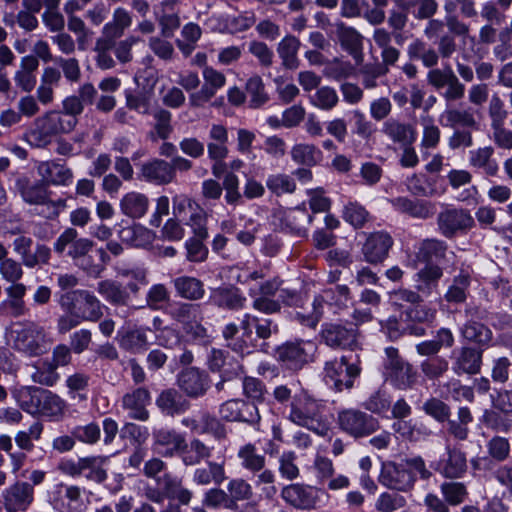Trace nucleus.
Here are the masks:
<instances>
[{
  "mask_svg": "<svg viewBox=\"0 0 512 512\" xmlns=\"http://www.w3.org/2000/svg\"><path fill=\"white\" fill-rule=\"evenodd\" d=\"M322 408L323 406L318 400L306 391H302L293 397L289 420L323 436L328 431V423L322 415Z\"/></svg>",
  "mask_w": 512,
  "mask_h": 512,
  "instance_id": "f257e3e1",
  "label": "nucleus"
},
{
  "mask_svg": "<svg viewBox=\"0 0 512 512\" xmlns=\"http://www.w3.org/2000/svg\"><path fill=\"white\" fill-rule=\"evenodd\" d=\"M317 351V345L311 340L288 341L277 347L276 359L281 365L291 371H299L312 362Z\"/></svg>",
  "mask_w": 512,
  "mask_h": 512,
  "instance_id": "f03ea898",
  "label": "nucleus"
},
{
  "mask_svg": "<svg viewBox=\"0 0 512 512\" xmlns=\"http://www.w3.org/2000/svg\"><path fill=\"white\" fill-rule=\"evenodd\" d=\"M50 344L45 329L35 322H26L13 331V348L25 355H41Z\"/></svg>",
  "mask_w": 512,
  "mask_h": 512,
  "instance_id": "7ed1b4c3",
  "label": "nucleus"
},
{
  "mask_svg": "<svg viewBox=\"0 0 512 512\" xmlns=\"http://www.w3.org/2000/svg\"><path fill=\"white\" fill-rule=\"evenodd\" d=\"M66 306H68V313L71 316V326H75L83 320L96 321L102 315L100 301L87 291L67 293Z\"/></svg>",
  "mask_w": 512,
  "mask_h": 512,
  "instance_id": "20e7f679",
  "label": "nucleus"
},
{
  "mask_svg": "<svg viewBox=\"0 0 512 512\" xmlns=\"http://www.w3.org/2000/svg\"><path fill=\"white\" fill-rule=\"evenodd\" d=\"M361 369L356 364H348L345 357L327 361L324 367L325 382L336 391L351 389L354 379L360 375Z\"/></svg>",
  "mask_w": 512,
  "mask_h": 512,
  "instance_id": "39448f33",
  "label": "nucleus"
},
{
  "mask_svg": "<svg viewBox=\"0 0 512 512\" xmlns=\"http://www.w3.org/2000/svg\"><path fill=\"white\" fill-rule=\"evenodd\" d=\"M387 360L385 362V375L396 387L406 389L412 385L415 373L412 366L399 357L394 347L385 349Z\"/></svg>",
  "mask_w": 512,
  "mask_h": 512,
  "instance_id": "423d86ee",
  "label": "nucleus"
},
{
  "mask_svg": "<svg viewBox=\"0 0 512 512\" xmlns=\"http://www.w3.org/2000/svg\"><path fill=\"white\" fill-rule=\"evenodd\" d=\"M280 496L287 505L298 510L314 509L319 501L318 489L303 483L284 486Z\"/></svg>",
  "mask_w": 512,
  "mask_h": 512,
  "instance_id": "0eeeda50",
  "label": "nucleus"
},
{
  "mask_svg": "<svg viewBox=\"0 0 512 512\" xmlns=\"http://www.w3.org/2000/svg\"><path fill=\"white\" fill-rule=\"evenodd\" d=\"M437 224L441 234L451 238L458 233L466 232L474 227V218L465 209H446L437 218Z\"/></svg>",
  "mask_w": 512,
  "mask_h": 512,
  "instance_id": "6e6552de",
  "label": "nucleus"
},
{
  "mask_svg": "<svg viewBox=\"0 0 512 512\" xmlns=\"http://www.w3.org/2000/svg\"><path fill=\"white\" fill-rule=\"evenodd\" d=\"M63 129L62 113L53 110L35 120V128L31 132V136L36 141L37 146H46L59 136Z\"/></svg>",
  "mask_w": 512,
  "mask_h": 512,
  "instance_id": "1a4fd4ad",
  "label": "nucleus"
},
{
  "mask_svg": "<svg viewBox=\"0 0 512 512\" xmlns=\"http://www.w3.org/2000/svg\"><path fill=\"white\" fill-rule=\"evenodd\" d=\"M34 501V486L18 481L2 493V503L6 512H25Z\"/></svg>",
  "mask_w": 512,
  "mask_h": 512,
  "instance_id": "9d476101",
  "label": "nucleus"
},
{
  "mask_svg": "<svg viewBox=\"0 0 512 512\" xmlns=\"http://www.w3.org/2000/svg\"><path fill=\"white\" fill-rule=\"evenodd\" d=\"M340 427L354 437H362L378 429V421L358 410H345L339 414Z\"/></svg>",
  "mask_w": 512,
  "mask_h": 512,
  "instance_id": "9b49d317",
  "label": "nucleus"
},
{
  "mask_svg": "<svg viewBox=\"0 0 512 512\" xmlns=\"http://www.w3.org/2000/svg\"><path fill=\"white\" fill-rule=\"evenodd\" d=\"M219 414L226 421L249 424L259 423L261 418L257 406L243 399L225 401L219 408Z\"/></svg>",
  "mask_w": 512,
  "mask_h": 512,
  "instance_id": "f8f14e48",
  "label": "nucleus"
},
{
  "mask_svg": "<svg viewBox=\"0 0 512 512\" xmlns=\"http://www.w3.org/2000/svg\"><path fill=\"white\" fill-rule=\"evenodd\" d=\"M448 245L439 239H425L416 247L415 257L409 258L407 266L416 268L419 262L426 265H434L433 262H440L446 258Z\"/></svg>",
  "mask_w": 512,
  "mask_h": 512,
  "instance_id": "ddd939ff",
  "label": "nucleus"
},
{
  "mask_svg": "<svg viewBox=\"0 0 512 512\" xmlns=\"http://www.w3.org/2000/svg\"><path fill=\"white\" fill-rule=\"evenodd\" d=\"M392 246L393 239L389 233L385 231L371 233L362 247L364 259L371 264L381 263L387 258Z\"/></svg>",
  "mask_w": 512,
  "mask_h": 512,
  "instance_id": "4468645a",
  "label": "nucleus"
},
{
  "mask_svg": "<svg viewBox=\"0 0 512 512\" xmlns=\"http://www.w3.org/2000/svg\"><path fill=\"white\" fill-rule=\"evenodd\" d=\"M33 240L30 237L19 236L13 242L14 251L21 257L22 264L28 268L48 263L50 249L45 245H37L34 253L31 252Z\"/></svg>",
  "mask_w": 512,
  "mask_h": 512,
  "instance_id": "2eb2a0df",
  "label": "nucleus"
},
{
  "mask_svg": "<svg viewBox=\"0 0 512 512\" xmlns=\"http://www.w3.org/2000/svg\"><path fill=\"white\" fill-rule=\"evenodd\" d=\"M380 481L386 487L399 491H407L414 485V477L406 464L388 463L383 468Z\"/></svg>",
  "mask_w": 512,
  "mask_h": 512,
  "instance_id": "dca6fc26",
  "label": "nucleus"
},
{
  "mask_svg": "<svg viewBox=\"0 0 512 512\" xmlns=\"http://www.w3.org/2000/svg\"><path fill=\"white\" fill-rule=\"evenodd\" d=\"M211 29L219 33L237 34L244 32L252 27L255 23L253 13H245L241 15H227L219 17H211L209 19Z\"/></svg>",
  "mask_w": 512,
  "mask_h": 512,
  "instance_id": "f3484780",
  "label": "nucleus"
},
{
  "mask_svg": "<svg viewBox=\"0 0 512 512\" xmlns=\"http://www.w3.org/2000/svg\"><path fill=\"white\" fill-rule=\"evenodd\" d=\"M178 385L188 396L199 397L207 391L209 382L205 373L196 368H189L179 374Z\"/></svg>",
  "mask_w": 512,
  "mask_h": 512,
  "instance_id": "a211bd4d",
  "label": "nucleus"
},
{
  "mask_svg": "<svg viewBox=\"0 0 512 512\" xmlns=\"http://www.w3.org/2000/svg\"><path fill=\"white\" fill-rule=\"evenodd\" d=\"M141 174L146 181L157 185L171 183L176 177L171 164L162 159L144 163L141 167Z\"/></svg>",
  "mask_w": 512,
  "mask_h": 512,
  "instance_id": "6ab92c4d",
  "label": "nucleus"
},
{
  "mask_svg": "<svg viewBox=\"0 0 512 512\" xmlns=\"http://www.w3.org/2000/svg\"><path fill=\"white\" fill-rule=\"evenodd\" d=\"M447 457L440 460L437 470L446 478H460L467 470L465 454L456 448L446 446Z\"/></svg>",
  "mask_w": 512,
  "mask_h": 512,
  "instance_id": "aec40b11",
  "label": "nucleus"
},
{
  "mask_svg": "<svg viewBox=\"0 0 512 512\" xmlns=\"http://www.w3.org/2000/svg\"><path fill=\"white\" fill-rule=\"evenodd\" d=\"M147 331L148 329L138 327H122L117 332L118 343L129 352H142L148 345Z\"/></svg>",
  "mask_w": 512,
  "mask_h": 512,
  "instance_id": "412c9836",
  "label": "nucleus"
},
{
  "mask_svg": "<svg viewBox=\"0 0 512 512\" xmlns=\"http://www.w3.org/2000/svg\"><path fill=\"white\" fill-rule=\"evenodd\" d=\"M150 402V394L145 388H138L124 395L122 404L131 418L145 421L149 417L146 406Z\"/></svg>",
  "mask_w": 512,
  "mask_h": 512,
  "instance_id": "4be33fe9",
  "label": "nucleus"
},
{
  "mask_svg": "<svg viewBox=\"0 0 512 512\" xmlns=\"http://www.w3.org/2000/svg\"><path fill=\"white\" fill-rule=\"evenodd\" d=\"M443 276V270L439 265H425L415 273L414 287L424 296L431 295L438 288L439 280Z\"/></svg>",
  "mask_w": 512,
  "mask_h": 512,
  "instance_id": "5701e85b",
  "label": "nucleus"
},
{
  "mask_svg": "<svg viewBox=\"0 0 512 512\" xmlns=\"http://www.w3.org/2000/svg\"><path fill=\"white\" fill-rule=\"evenodd\" d=\"M122 214L132 219H140L148 212L150 201L146 194L131 191L123 195L120 200Z\"/></svg>",
  "mask_w": 512,
  "mask_h": 512,
  "instance_id": "b1692460",
  "label": "nucleus"
},
{
  "mask_svg": "<svg viewBox=\"0 0 512 512\" xmlns=\"http://www.w3.org/2000/svg\"><path fill=\"white\" fill-rule=\"evenodd\" d=\"M154 445L158 453L172 456L186 447L185 439L174 430L159 429L154 432Z\"/></svg>",
  "mask_w": 512,
  "mask_h": 512,
  "instance_id": "393cba45",
  "label": "nucleus"
},
{
  "mask_svg": "<svg viewBox=\"0 0 512 512\" xmlns=\"http://www.w3.org/2000/svg\"><path fill=\"white\" fill-rule=\"evenodd\" d=\"M325 343L331 347L351 348L357 339L355 329H347L341 325H328L322 332Z\"/></svg>",
  "mask_w": 512,
  "mask_h": 512,
  "instance_id": "a878e982",
  "label": "nucleus"
},
{
  "mask_svg": "<svg viewBox=\"0 0 512 512\" xmlns=\"http://www.w3.org/2000/svg\"><path fill=\"white\" fill-rule=\"evenodd\" d=\"M16 189L22 199L29 204L41 205L49 197L41 181H31L27 177H20L16 180Z\"/></svg>",
  "mask_w": 512,
  "mask_h": 512,
  "instance_id": "bb28decb",
  "label": "nucleus"
},
{
  "mask_svg": "<svg viewBox=\"0 0 512 512\" xmlns=\"http://www.w3.org/2000/svg\"><path fill=\"white\" fill-rule=\"evenodd\" d=\"M455 362L453 370L456 374H476L481 367V353L473 348L463 347L454 352Z\"/></svg>",
  "mask_w": 512,
  "mask_h": 512,
  "instance_id": "cd10ccee",
  "label": "nucleus"
},
{
  "mask_svg": "<svg viewBox=\"0 0 512 512\" xmlns=\"http://www.w3.org/2000/svg\"><path fill=\"white\" fill-rule=\"evenodd\" d=\"M494 149L491 146L479 147L469 151V165L482 169L488 176H496L499 170L498 163L493 159Z\"/></svg>",
  "mask_w": 512,
  "mask_h": 512,
  "instance_id": "c85d7f7f",
  "label": "nucleus"
},
{
  "mask_svg": "<svg viewBox=\"0 0 512 512\" xmlns=\"http://www.w3.org/2000/svg\"><path fill=\"white\" fill-rule=\"evenodd\" d=\"M209 302L215 306L227 309H242L246 298L234 288H216L212 290Z\"/></svg>",
  "mask_w": 512,
  "mask_h": 512,
  "instance_id": "c756f323",
  "label": "nucleus"
},
{
  "mask_svg": "<svg viewBox=\"0 0 512 512\" xmlns=\"http://www.w3.org/2000/svg\"><path fill=\"white\" fill-rule=\"evenodd\" d=\"M381 131L395 143L410 144L416 139V132L411 125L393 118L383 123Z\"/></svg>",
  "mask_w": 512,
  "mask_h": 512,
  "instance_id": "7c9ffc66",
  "label": "nucleus"
},
{
  "mask_svg": "<svg viewBox=\"0 0 512 512\" xmlns=\"http://www.w3.org/2000/svg\"><path fill=\"white\" fill-rule=\"evenodd\" d=\"M173 285L177 295L186 300H200L205 295V288L203 282L195 277H177L173 280Z\"/></svg>",
  "mask_w": 512,
  "mask_h": 512,
  "instance_id": "2f4dec72",
  "label": "nucleus"
},
{
  "mask_svg": "<svg viewBox=\"0 0 512 512\" xmlns=\"http://www.w3.org/2000/svg\"><path fill=\"white\" fill-rule=\"evenodd\" d=\"M252 326L255 327L256 335L260 339H268L273 333L278 332V326L271 319L259 318L246 313L241 321V328L248 337L252 334Z\"/></svg>",
  "mask_w": 512,
  "mask_h": 512,
  "instance_id": "473e14b6",
  "label": "nucleus"
},
{
  "mask_svg": "<svg viewBox=\"0 0 512 512\" xmlns=\"http://www.w3.org/2000/svg\"><path fill=\"white\" fill-rule=\"evenodd\" d=\"M97 292L109 303L113 305H127L130 301V293L122 284L106 279L97 285Z\"/></svg>",
  "mask_w": 512,
  "mask_h": 512,
  "instance_id": "72a5a7b5",
  "label": "nucleus"
},
{
  "mask_svg": "<svg viewBox=\"0 0 512 512\" xmlns=\"http://www.w3.org/2000/svg\"><path fill=\"white\" fill-rule=\"evenodd\" d=\"M226 479L224 465L217 462H208L207 467L197 468L193 474V481L197 485H220Z\"/></svg>",
  "mask_w": 512,
  "mask_h": 512,
  "instance_id": "f704fd0d",
  "label": "nucleus"
},
{
  "mask_svg": "<svg viewBox=\"0 0 512 512\" xmlns=\"http://www.w3.org/2000/svg\"><path fill=\"white\" fill-rule=\"evenodd\" d=\"M290 155L295 163L305 166H314L322 159L321 150L314 144L309 143H297L293 145Z\"/></svg>",
  "mask_w": 512,
  "mask_h": 512,
  "instance_id": "c9c22d12",
  "label": "nucleus"
},
{
  "mask_svg": "<svg viewBox=\"0 0 512 512\" xmlns=\"http://www.w3.org/2000/svg\"><path fill=\"white\" fill-rule=\"evenodd\" d=\"M64 362V346L58 345L53 353V360L51 362H44V371H39L35 374V380L41 384L53 385L59 378L55 370Z\"/></svg>",
  "mask_w": 512,
  "mask_h": 512,
  "instance_id": "e433bc0d",
  "label": "nucleus"
},
{
  "mask_svg": "<svg viewBox=\"0 0 512 512\" xmlns=\"http://www.w3.org/2000/svg\"><path fill=\"white\" fill-rule=\"evenodd\" d=\"M300 47L299 40L291 35L285 36L278 44L277 52L282 59V64L288 69H296L298 67V50Z\"/></svg>",
  "mask_w": 512,
  "mask_h": 512,
  "instance_id": "4c0bfd02",
  "label": "nucleus"
},
{
  "mask_svg": "<svg viewBox=\"0 0 512 512\" xmlns=\"http://www.w3.org/2000/svg\"><path fill=\"white\" fill-rule=\"evenodd\" d=\"M157 406L167 415L180 414L186 410L185 401L174 389H167L161 392L156 400Z\"/></svg>",
  "mask_w": 512,
  "mask_h": 512,
  "instance_id": "58836bf2",
  "label": "nucleus"
},
{
  "mask_svg": "<svg viewBox=\"0 0 512 512\" xmlns=\"http://www.w3.org/2000/svg\"><path fill=\"white\" fill-rule=\"evenodd\" d=\"M163 481L166 498L177 500L182 505L190 503L193 492L182 485L181 479L167 474Z\"/></svg>",
  "mask_w": 512,
  "mask_h": 512,
  "instance_id": "ea45409f",
  "label": "nucleus"
},
{
  "mask_svg": "<svg viewBox=\"0 0 512 512\" xmlns=\"http://www.w3.org/2000/svg\"><path fill=\"white\" fill-rule=\"evenodd\" d=\"M237 455L241 460L242 467L253 473L259 472L265 467V456L259 454L253 444L242 446Z\"/></svg>",
  "mask_w": 512,
  "mask_h": 512,
  "instance_id": "a19ab883",
  "label": "nucleus"
},
{
  "mask_svg": "<svg viewBox=\"0 0 512 512\" xmlns=\"http://www.w3.org/2000/svg\"><path fill=\"white\" fill-rule=\"evenodd\" d=\"M43 433V424L34 421L27 430H19L14 437L17 447L23 451L31 452L35 448V441L40 440Z\"/></svg>",
  "mask_w": 512,
  "mask_h": 512,
  "instance_id": "79ce46f5",
  "label": "nucleus"
},
{
  "mask_svg": "<svg viewBox=\"0 0 512 512\" xmlns=\"http://www.w3.org/2000/svg\"><path fill=\"white\" fill-rule=\"evenodd\" d=\"M42 388L25 387L20 389L16 395V401L26 412L37 414L39 412Z\"/></svg>",
  "mask_w": 512,
  "mask_h": 512,
  "instance_id": "37998d69",
  "label": "nucleus"
},
{
  "mask_svg": "<svg viewBox=\"0 0 512 512\" xmlns=\"http://www.w3.org/2000/svg\"><path fill=\"white\" fill-rule=\"evenodd\" d=\"M131 24L132 17L130 13L126 9L119 7L114 10L112 21L103 27V33L105 35L121 37L125 29L130 27Z\"/></svg>",
  "mask_w": 512,
  "mask_h": 512,
  "instance_id": "c03bdc74",
  "label": "nucleus"
},
{
  "mask_svg": "<svg viewBox=\"0 0 512 512\" xmlns=\"http://www.w3.org/2000/svg\"><path fill=\"white\" fill-rule=\"evenodd\" d=\"M339 97L337 91L329 86H322L316 90V92L310 96V103L324 111H330L337 106Z\"/></svg>",
  "mask_w": 512,
  "mask_h": 512,
  "instance_id": "a18cd8bd",
  "label": "nucleus"
},
{
  "mask_svg": "<svg viewBox=\"0 0 512 512\" xmlns=\"http://www.w3.org/2000/svg\"><path fill=\"white\" fill-rule=\"evenodd\" d=\"M227 494L233 501V509H236L238 502L248 501L253 497V488L246 480L234 478L227 484Z\"/></svg>",
  "mask_w": 512,
  "mask_h": 512,
  "instance_id": "49530a36",
  "label": "nucleus"
},
{
  "mask_svg": "<svg viewBox=\"0 0 512 512\" xmlns=\"http://www.w3.org/2000/svg\"><path fill=\"white\" fill-rule=\"evenodd\" d=\"M440 490L445 501L451 506L460 505L468 497L467 488L461 482H444Z\"/></svg>",
  "mask_w": 512,
  "mask_h": 512,
  "instance_id": "de8ad7c7",
  "label": "nucleus"
},
{
  "mask_svg": "<svg viewBox=\"0 0 512 512\" xmlns=\"http://www.w3.org/2000/svg\"><path fill=\"white\" fill-rule=\"evenodd\" d=\"M441 120L445 121V126L452 128L457 125L471 128L476 126L473 114L467 110L446 109L441 115Z\"/></svg>",
  "mask_w": 512,
  "mask_h": 512,
  "instance_id": "09e8293b",
  "label": "nucleus"
},
{
  "mask_svg": "<svg viewBox=\"0 0 512 512\" xmlns=\"http://www.w3.org/2000/svg\"><path fill=\"white\" fill-rule=\"evenodd\" d=\"M243 394L256 406L265 400L267 390L265 384L255 377L246 376L242 381Z\"/></svg>",
  "mask_w": 512,
  "mask_h": 512,
  "instance_id": "8fccbe9b",
  "label": "nucleus"
},
{
  "mask_svg": "<svg viewBox=\"0 0 512 512\" xmlns=\"http://www.w3.org/2000/svg\"><path fill=\"white\" fill-rule=\"evenodd\" d=\"M296 460L297 456L293 451H285L280 455L278 459V471L283 479L293 481L300 476V469Z\"/></svg>",
  "mask_w": 512,
  "mask_h": 512,
  "instance_id": "3c124183",
  "label": "nucleus"
},
{
  "mask_svg": "<svg viewBox=\"0 0 512 512\" xmlns=\"http://www.w3.org/2000/svg\"><path fill=\"white\" fill-rule=\"evenodd\" d=\"M182 424L196 434L208 433L218 425L217 420L206 413H200L192 417L182 419Z\"/></svg>",
  "mask_w": 512,
  "mask_h": 512,
  "instance_id": "603ef678",
  "label": "nucleus"
},
{
  "mask_svg": "<svg viewBox=\"0 0 512 512\" xmlns=\"http://www.w3.org/2000/svg\"><path fill=\"white\" fill-rule=\"evenodd\" d=\"M202 504L211 509L225 508L233 510V501L227 492L220 488L208 489L203 495Z\"/></svg>",
  "mask_w": 512,
  "mask_h": 512,
  "instance_id": "864d4df0",
  "label": "nucleus"
},
{
  "mask_svg": "<svg viewBox=\"0 0 512 512\" xmlns=\"http://www.w3.org/2000/svg\"><path fill=\"white\" fill-rule=\"evenodd\" d=\"M341 44L354 56L355 59L361 58L362 37L353 28L342 27L339 31Z\"/></svg>",
  "mask_w": 512,
  "mask_h": 512,
  "instance_id": "5fc2aeb1",
  "label": "nucleus"
},
{
  "mask_svg": "<svg viewBox=\"0 0 512 512\" xmlns=\"http://www.w3.org/2000/svg\"><path fill=\"white\" fill-rule=\"evenodd\" d=\"M118 275L121 277L129 278L125 284L126 291L132 294H137L141 286L148 284L147 272L143 268L122 269L119 270Z\"/></svg>",
  "mask_w": 512,
  "mask_h": 512,
  "instance_id": "6e6d98bb",
  "label": "nucleus"
},
{
  "mask_svg": "<svg viewBox=\"0 0 512 512\" xmlns=\"http://www.w3.org/2000/svg\"><path fill=\"white\" fill-rule=\"evenodd\" d=\"M462 334L467 340L479 344H487L492 338L491 330L476 321L467 322L463 327Z\"/></svg>",
  "mask_w": 512,
  "mask_h": 512,
  "instance_id": "4d7b16f0",
  "label": "nucleus"
},
{
  "mask_svg": "<svg viewBox=\"0 0 512 512\" xmlns=\"http://www.w3.org/2000/svg\"><path fill=\"white\" fill-rule=\"evenodd\" d=\"M92 242L89 239H79L74 241L69 247V255L74 259L76 265L84 270L89 269L88 252L92 249Z\"/></svg>",
  "mask_w": 512,
  "mask_h": 512,
  "instance_id": "13d9d810",
  "label": "nucleus"
},
{
  "mask_svg": "<svg viewBox=\"0 0 512 512\" xmlns=\"http://www.w3.org/2000/svg\"><path fill=\"white\" fill-rule=\"evenodd\" d=\"M211 452L212 448L206 446L200 440L194 439L190 442L189 448L183 455V462L186 465H196L202 460L209 458Z\"/></svg>",
  "mask_w": 512,
  "mask_h": 512,
  "instance_id": "bf43d9fd",
  "label": "nucleus"
},
{
  "mask_svg": "<svg viewBox=\"0 0 512 512\" xmlns=\"http://www.w3.org/2000/svg\"><path fill=\"white\" fill-rule=\"evenodd\" d=\"M62 399L49 390H42L39 414L44 416H57L63 411Z\"/></svg>",
  "mask_w": 512,
  "mask_h": 512,
  "instance_id": "052dcab7",
  "label": "nucleus"
},
{
  "mask_svg": "<svg viewBox=\"0 0 512 512\" xmlns=\"http://www.w3.org/2000/svg\"><path fill=\"white\" fill-rule=\"evenodd\" d=\"M405 505L406 499L402 495L384 492L378 496L375 502V509L378 512H395Z\"/></svg>",
  "mask_w": 512,
  "mask_h": 512,
  "instance_id": "680f3d73",
  "label": "nucleus"
},
{
  "mask_svg": "<svg viewBox=\"0 0 512 512\" xmlns=\"http://www.w3.org/2000/svg\"><path fill=\"white\" fill-rule=\"evenodd\" d=\"M343 218L355 228H361L369 219L368 211L356 202H349L343 210Z\"/></svg>",
  "mask_w": 512,
  "mask_h": 512,
  "instance_id": "e2e57ef3",
  "label": "nucleus"
},
{
  "mask_svg": "<svg viewBox=\"0 0 512 512\" xmlns=\"http://www.w3.org/2000/svg\"><path fill=\"white\" fill-rule=\"evenodd\" d=\"M184 221L185 224L192 229L194 237L200 239H206L208 237L207 213L201 207L195 208V211H192V214Z\"/></svg>",
  "mask_w": 512,
  "mask_h": 512,
  "instance_id": "0e129e2a",
  "label": "nucleus"
},
{
  "mask_svg": "<svg viewBox=\"0 0 512 512\" xmlns=\"http://www.w3.org/2000/svg\"><path fill=\"white\" fill-rule=\"evenodd\" d=\"M324 306V299L321 296H317L314 298V301L312 303V312H297L295 314V319L304 326L314 328L316 327V325L318 324L323 315Z\"/></svg>",
  "mask_w": 512,
  "mask_h": 512,
  "instance_id": "69168bd1",
  "label": "nucleus"
},
{
  "mask_svg": "<svg viewBox=\"0 0 512 512\" xmlns=\"http://www.w3.org/2000/svg\"><path fill=\"white\" fill-rule=\"evenodd\" d=\"M173 215L174 218L184 221L186 218L195 211V208H200L190 197L185 194L175 195L172 199Z\"/></svg>",
  "mask_w": 512,
  "mask_h": 512,
  "instance_id": "338daca9",
  "label": "nucleus"
},
{
  "mask_svg": "<svg viewBox=\"0 0 512 512\" xmlns=\"http://www.w3.org/2000/svg\"><path fill=\"white\" fill-rule=\"evenodd\" d=\"M169 299L170 293L164 284L152 285L146 295V303L153 310L162 309Z\"/></svg>",
  "mask_w": 512,
  "mask_h": 512,
  "instance_id": "774afa93",
  "label": "nucleus"
}]
</instances>
